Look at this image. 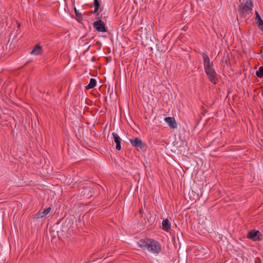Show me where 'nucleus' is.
Masks as SVG:
<instances>
[{
  "label": "nucleus",
  "instance_id": "10",
  "mask_svg": "<svg viewBox=\"0 0 263 263\" xmlns=\"http://www.w3.org/2000/svg\"><path fill=\"white\" fill-rule=\"evenodd\" d=\"M164 121L171 128L175 129L177 127V124L174 117H165L164 118Z\"/></svg>",
  "mask_w": 263,
  "mask_h": 263
},
{
  "label": "nucleus",
  "instance_id": "12",
  "mask_svg": "<svg viewBox=\"0 0 263 263\" xmlns=\"http://www.w3.org/2000/svg\"><path fill=\"white\" fill-rule=\"evenodd\" d=\"M162 229L166 232H168L171 230V223L168 219H165L162 221Z\"/></svg>",
  "mask_w": 263,
  "mask_h": 263
},
{
  "label": "nucleus",
  "instance_id": "16",
  "mask_svg": "<svg viewBox=\"0 0 263 263\" xmlns=\"http://www.w3.org/2000/svg\"><path fill=\"white\" fill-rule=\"evenodd\" d=\"M74 12L76 16V20L80 22L82 20L83 16L81 13L79 12L76 7L74 8Z\"/></svg>",
  "mask_w": 263,
  "mask_h": 263
},
{
  "label": "nucleus",
  "instance_id": "3",
  "mask_svg": "<svg viewBox=\"0 0 263 263\" xmlns=\"http://www.w3.org/2000/svg\"><path fill=\"white\" fill-rule=\"evenodd\" d=\"M209 81L214 84L217 82L218 79L216 77V72L213 67L204 69Z\"/></svg>",
  "mask_w": 263,
  "mask_h": 263
},
{
  "label": "nucleus",
  "instance_id": "1",
  "mask_svg": "<svg viewBox=\"0 0 263 263\" xmlns=\"http://www.w3.org/2000/svg\"><path fill=\"white\" fill-rule=\"evenodd\" d=\"M138 244L144 251L153 254H158L161 250L160 243L153 239H141L138 242Z\"/></svg>",
  "mask_w": 263,
  "mask_h": 263
},
{
  "label": "nucleus",
  "instance_id": "14",
  "mask_svg": "<svg viewBox=\"0 0 263 263\" xmlns=\"http://www.w3.org/2000/svg\"><path fill=\"white\" fill-rule=\"evenodd\" d=\"M31 54H34L36 55H41L42 54V48L39 45H36L34 49L31 51Z\"/></svg>",
  "mask_w": 263,
  "mask_h": 263
},
{
  "label": "nucleus",
  "instance_id": "8",
  "mask_svg": "<svg viewBox=\"0 0 263 263\" xmlns=\"http://www.w3.org/2000/svg\"><path fill=\"white\" fill-rule=\"evenodd\" d=\"M81 195L84 198H89L93 195V189L89 186L83 188Z\"/></svg>",
  "mask_w": 263,
  "mask_h": 263
},
{
  "label": "nucleus",
  "instance_id": "11",
  "mask_svg": "<svg viewBox=\"0 0 263 263\" xmlns=\"http://www.w3.org/2000/svg\"><path fill=\"white\" fill-rule=\"evenodd\" d=\"M112 135L114 137V141H115V143H116V149L118 151L121 150V138L119 137V136L117 134H116L115 133H112Z\"/></svg>",
  "mask_w": 263,
  "mask_h": 263
},
{
  "label": "nucleus",
  "instance_id": "4",
  "mask_svg": "<svg viewBox=\"0 0 263 263\" xmlns=\"http://www.w3.org/2000/svg\"><path fill=\"white\" fill-rule=\"evenodd\" d=\"M247 238L254 241L261 240L262 239V235L258 230H252L248 232Z\"/></svg>",
  "mask_w": 263,
  "mask_h": 263
},
{
  "label": "nucleus",
  "instance_id": "17",
  "mask_svg": "<svg viewBox=\"0 0 263 263\" xmlns=\"http://www.w3.org/2000/svg\"><path fill=\"white\" fill-rule=\"evenodd\" d=\"M93 5L95 8L92 13H96L98 11V9L100 6V2H99L98 0H94Z\"/></svg>",
  "mask_w": 263,
  "mask_h": 263
},
{
  "label": "nucleus",
  "instance_id": "15",
  "mask_svg": "<svg viewBox=\"0 0 263 263\" xmlns=\"http://www.w3.org/2000/svg\"><path fill=\"white\" fill-rule=\"evenodd\" d=\"M96 80L93 78H91L90 80L89 83L88 84V85L86 86L85 87L87 89H90L94 88L96 86Z\"/></svg>",
  "mask_w": 263,
  "mask_h": 263
},
{
  "label": "nucleus",
  "instance_id": "13",
  "mask_svg": "<svg viewBox=\"0 0 263 263\" xmlns=\"http://www.w3.org/2000/svg\"><path fill=\"white\" fill-rule=\"evenodd\" d=\"M255 19L257 21L258 28L263 31V21L257 11H255Z\"/></svg>",
  "mask_w": 263,
  "mask_h": 263
},
{
  "label": "nucleus",
  "instance_id": "18",
  "mask_svg": "<svg viewBox=\"0 0 263 263\" xmlns=\"http://www.w3.org/2000/svg\"><path fill=\"white\" fill-rule=\"evenodd\" d=\"M256 75L258 78H261L263 77V67H260L256 72Z\"/></svg>",
  "mask_w": 263,
  "mask_h": 263
},
{
  "label": "nucleus",
  "instance_id": "7",
  "mask_svg": "<svg viewBox=\"0 0 263 263\" xmlns=\"http://www.w3.org/2000/svg\"><path fill=\"white\" fill-rule=\"evenodd\" d=\"M204 66V69L213 67V62H211L209 55L205 52L201 53Z\"/></svg>",
  "mask_w": 263,
  "mask_h": 263
},
{
  "label": "nucleus",
  "instance_id": "6",
  "mask_svg": "<svg viewBox=\"0 0 263 263\" xmlns=\"http://www.w3.org/2000/svg\"><path fill=\"white\" fill-rule=\"evenodd\" d=\"M129 141L132 146L136 148L138 150L139 149H142L145 146L142 141L139 138L130 139Z\"/></svg>",
  "mask_w": 263,
  "mask_h": 263
},
{
  "label": "nucleus",
  "instance_id": "2",
  "mask_svg": "<svg viewBox=\"0 0 263 263\" xmlns=\"http://www.w3.org/2000/svg\"><path fill=\"white\" fill-rule=\"evenodd\" d=\"M252 0H243V2L239 6L238 12L242 17H246L251 13L253 8Z\"/></svg>",
  "mask_w": 263,
  "mask_h": 263
},
{
  "label": "nucleus",
  "instance_id": "9",
  "mask_svg": "<svg viewBox=\"0 0 263 263\" xmlns=\"http://www.w3.org/2000/svg\"><path fill=\"white\" fill-rule=\"evenodd\" d=\"M51 211V208L50 207L44 210H40L34 215V218L37 219L43 218L49 214Z\"/></svg>",
  "mask_w": 263,
  "mask_h": 263
},
{
  "label": "nucleus",
  "instance_id": "5",
  "mask_svg": "<svg viewBox=\"0 0 263 263\" xmlns=\"http://www.w3.org/2000/svg\"><path fill=\"white\" fill-rule=\"evenodd\" d=\"M93 27L99 32H106L107 29L105 27L104 23L101 20H97L93 22Z\"/></svg>",
  "mask_w": 263,
  "mask_h": 263
}]
</instances>
